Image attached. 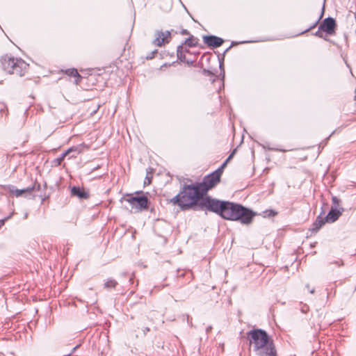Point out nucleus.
Here are the masks:
<instances>
[{"instance_id":"obj_1","label":"nucleus","mask_w":356,"mask_h":356,"mask_svg":"<svg viewBox=\"0 0 356 356\" xmlns=\"http://www.w3.org/2000/svg\"><path fill=\"white\" fill-rule=\"evenodd\" d=\"M200 204L206 207L207 211L215 213L225 220L238 221L241 224H250L256 216L255 212L242 204L220 200L210 196H206Z\"/></svg>"},{"instance_id":"obj_2","label":"nucleus","mask_w":356,"mask_h":356,"mask_svg":"<svg viewBox=\"0 0 356 356\" xmlns=\"http://www.w3.org/2000/svg\"><path fill=\"white\" fill-rule=\"evenodd\" d=\"M202 191L197 183L192 184H184L179 193L170 201L175 205H178L181 209H188L197 207L200 210H207L201 206V202L204 200Z\"/></svg>"},{"instance_id":"obj_3","label":"nucleus","mask_w":356,"mask_h":356,"mask_svg":"<svg viewBox=\"0 0 356 356\" xmlns=\"http://www.w3.org/2000/svg\"><path fill=\"white\" fill-rule=\"evenodd\" d=\"M247 335L257 356H277L273 340L264 330L253 329Z\"/></svg>"},{"instance_id":"obj_4","label":"nucleus","mask_w":356,"mask_h":356,"mask_svg":"<svg viewBox=\"0 0 356 356\" xmlns=\"http://www.w3.org/2000/svg\"><path fill=\"white\" fill-rule=\"evenodd\" d=\"M1 63L4 71L19 76H24L29 67V64L22 58L10 57L8 55L1 57Z\"/></svg>"},{"instance_id":"obj_5","label":"nucleus","mask_w":356,"mask_h":356,"mask_svg":"<svg viewBox=\"0 0 356 356\" xmlns=\"http://www.w3.org/2000/svg\"><path fill=\"white\" fill-rule=\"evenodd\" d=\"M142 191L136 193V195L129 194L125 201L129 203L132 209H136L138 211H143L148 209L149 199L145 195H138L142 193Z\"/></svg>"},{"instance_id":"obj_6","label":"nucleus","mask_w":356,"mask_h":356,"mask_svg":"<svg viewBox=\"0 0 356 356\" xmlns=\"http://www.w3.org/2000/svg\"><path fill=\"white\" fill-rule=\"evenodd\" d=\"M220 179L212 172L205 176L202 182H197L204 195H207L208 191L215 187Z\"/></svg>"},{"instance_id":"obj_7","label":"nucleus","mask_w":356,"mask_h":356,"mask_svg":"<svg viewBox=\"0 0 356 356\" xmlns=\"http://www.w3.org/2000/svg\"><path fill=\"white\" fill-rule=\"evenodd\" d=\"M170 31H156L155 33V39L153 40L152 43L155 46L161 47L165 44H168L170 42L172 38V32Z\"/></svg>"},{"instance_id":"obj_8","label":"nucleus","mask_w":356,"mask_h":356,"mask_svg":"<svg viewBox=\"0 0 356 356\" xmlns=\"http://www.w3.org/2000/svg\"><path fill=\"white\" fill-rule=\"evenodd\" d=\"M336 26L337 24L335 19L328 17L323 19L319 26V29L325 32L327 35H332L335 33Z\"/></svg>"},{"instance_id":"obj_9","label":"nucleus","mask_w":356,"mask_h":356,"mask_svg":"<svg viewBox=\"0 0 356 356\" xmlns=\"http://www.w3.org/2000/svg\"><path fill=\"white\" fill-rule=\"evenodd\" d=\"M203 40L204 42L207 44L209 47L213 48L219 47L224 42L223 39L216 35H204Z\"/></svg>"},{"instance_id":"obj_10","label":"nucleus","mask_w":356,"mask_h":356,"mask_svg":"<svg viewBox=\"0 0 356 356\" xmlns=\"http://www.w3.org/2000/svg\"><path fill=\"white\" fill-rule=\"evenodd\" d=\"M344 209L343 207L336 208L334 207H331V209L325 216V220L327 222H334L339 219L343 212Z\"/></svg>"},{"instance_id":"obj_11","label":"nucleus","mask_w":356,"mask_h":356,"mask_svg":"<svg viewBox=\"0 0 356 356\" xmlns=\"http://www.w3.org/2000/svg\"><path fill=\"white\" fill-rule=\"evenodd\" d=\"M85 147L84 144H81L77 146L70 147L67 151L63 153L60 156L54 160L53 163L55 165H59L64 160L65 157L71 152H76L78 154L82 152L83 147Z\"/></svg>"},{"instance_id":"obj_12","label":"nucleus","mask_w":356,"mask_h":356,"mask_svg":"<svg viewBox=\"0 0 356 356\" xmlns=\"http://www.w3.org/2000/svg\"><path fill=\"white\" fill-rule=\"evenodd\" d=\"M71 195L77 197L80 200H86L89 197V194L83 188L79 186H73L71 188Z\"/></svg>"},{"instance_id":"obj_13","label":"nucleus","mask_w":356,"mask_h":356,"mask_svg":"<svg viewBox=\"0 0 356 356\" xmlns=\"http://www.w3.org/2000/svg\"><path fill=\"white\" fill-rule=\"evenodd\" d=\"M34 186L31 187H27L24 189H17L14 186L8 185L7 186V188L9 190V191L12 193H14L16 197H19L23 194L30 193L31 191L34 190Z\"/></svg>"},{"instance_id":"obj_14","label":"nucleus","mask_w":356,"mask_h":356,"mask_svg":"<svg viewBox=\"0 0 356 356\" xmlns=\"http://www.w3.org/2000/svg\"><path fill=\"white\" fill-rule=\"evenodd\" d=\"M325 222H327V220H325V217L323 218L321 217V215H320L316 218V220L312 224L310 230L313 232H317Z\"/></svg>"},{"instance_id":"obj_15","label":"nucleus","mask_w":356,"mask_h":356,"mask_svg":"<svg viewBox=\"0 0 356 356\" xmlns=\"http://www.w3.org/2000/svg\"><path fill=\"white\" fill-rule=\"evenodd\" d=\"M65 73L69 76H73L75 78L74 83L78 85L82 79L81 76L75 68L67 69L65 71Z\"/></svg>"},{"instance_id":"obj_16","label":"nucleus","mask_w":356,"mask_h":356,"mask_svg":"<svg viewBox=\"0 0 356 356\" xmlns=\"http://www.w3.org/2000/svg\"><path fill=\"white\" fill-rule=\"evenodd\" d=\"M199 39L197 38L194 37L193 35H190V36L186 38L181 44L186 45L188 47H197L198 44Z\"/></svg>"},{"instance_id":"obj_17","label":"nucleus","mask_w":356,"mask_h":356,"mask_svg":"<svg viewBox=\"0 0 356 356\" xmlns=\"http://www.w3.org/2000/svg\"><path fill=\"white\" fill-rule=\"evenodd\" d=\"M185 52H189V51L186 49H184V46L180 44L177 48V58L181 61L184 62L186 60V56Z\"/></svg>"},{"instance_id":"obj_18","label":"nucleus","mask_w":356,"mask_h":356,"mask_svg":"<svg viewBox=\"0 0 356 356\" xmlns=\"http://www.w3.org/2000/svg\"><path fill=\"white\" fill-rule=\"evenodd\" d=\"M118 285V282L113 279H108L107 281L104 283V286L105 289H114Z\"/></svg>"},{"instance_id":"obj_19","label":"nucleus","mask_w":356,"mask_h":356,"mask_svg":"<svg viewBox=\"0 0 356 356\" xmlns=\"http://www.w3.org/2000/svg\"><path fill=\"white\" fill-rule=\"evenodd\" d=\"M323 10H324V9L323 8L321 15H320L318 19L313 24H312L308 29H307L305 31H302L300 34H303V33H307V32L309 31L310 30L314 29L318 25V24L319 23L321 19L323 17Z\"/></svg>"},{"instance_id":"obj_20","label":"nucleus","mask_w":356,"mask_h":356,"mask_svg":"<svg viewBox=\"0 0 356 356\" xmlns=\"http://www.w3.org/2000/svg\"><path fill=\"white\" fill-rule=\"evenodd\" d=\"M300 311L303 314H307L308 312L309 307L307 304H303V303L300 302Z\"/></svg>"},{"instance_id":"obj_21","label":"nucleus","mask_w":356,"mask_h":356,"mask_svg":"<svg viewBox=\"0 0 356 356\" xmlns=\"http://www.w3.org/2000/svg\"><path fill=\"white\" fill-rule=\"evenodd\" d=\"M223 170L224 169L221 168V167H219L217 170L213 171L212 173L220 179L221 175L223 172Z\"/></svg>"},{"instance_id":"obj_22","label":"nucleus","mask_w":356,"mask_h":356,"mask_svg":"<svg viewBox=\"0 0 356 356\" xmlns=\"http://www.w3.org/2000/svg\"><path fill=\"white\" fill-rule=\"evenodd\" d=\"M323 31L322 30H320L318 29L317 31H316L315 33H313V35L316 36V37H318V38H323L324 40H327V38L324 37V35L323 34Z\"/></svg>"},{"instance_id":"obj_23","label":"nucleus","mask_w":356,"mask_h":356,"mask_svg":"<svg viewBox=\"0 0 356 356\" xmlns=\"http://www.w3.org/2000/svg\"><path fill=\"white\" fill-rule=\"evenodd\" d=\"M332 203L334 205V207L337 208V205L340 203L341 200L336 196H333L332 198Z\"/></svg>"},{"instance_id":"obj_24","label":"nucleus","mask_w":356,"mask_h":356,"mask_svg":"<svg viewBox=\"0 0 356 356\" xmlns=\"http://www.w3.org/2000/svg\"><path fill=\"white\" fill-rule=\"evenodd\" d=\"M265 213L268 216H275L277 214V211H275L274 210H266L265 211Z\"/></svg>"},{"instance_id":"obj_25","label":"nucleus","mask_w":356,"mask_h":356,"mask_svg":"<svg viewBox=\"0 0 356 356\" xmlns=\"http://www.w3.org/2000/svg\"><path fill=\"white\" fill-rule=\"evenodd\" d=\"M157 53H158V50L155 49V50L152 51L149 55H147L146 56V58L148 59V60L149 59H152V58H153L154 57V55L156 54H157Z\"/></svg>"},{"instance_id":"obj_26","label":"nucleus","mask_w":356,"mask_h":356,"mask_svg":"<svg viewBox=\"0 0 356 356\" xmlns=\"http://www.w3.org/2000/svg\"><path fill=\"white\" fill-rule=\"evenodd\" d=\"M330 264H335L337 266H341L343 265V261L341 259L336 260L332 262H330Z\"/></svg>"},{"instance_id":"obj_27","label":"nucleus","mask_w":356,"mask_h":356,"mask_svg":"<svg viewBox=\"0 0 356 356\" xmlns=\"http://www.w3.org/2000/svg\"><path fill=\"white\" fill-rule=\"evenodd\" d=\"M202 73L206 76L213 75V73L211 71L205 69L203 70Z\"/></svg>"},{"instance_id":"obj_28","label":"nucleus","mask_w":356,"mask_h":356,"mask_svg":"<svg viewBox=\"0 0 356 356\" xmlns=\"http://www.w3.org/2000/svg\"><path fill=\"white\" fill-rule=\"evenodd\" d=\"M180 33L181 35H189L190 36V32L187 30V29H181V31H180Z\"/></svg>"},{"instance_id":"obj_29","label":"nucleus","mask_w":356,"mask_h":356,"mask_svg":"<svg viewBox=\"0 0 356 356\" xmlns=\"http://www.w3.org/2000/svg\"><path fill=\"white\" fill-rule=\"evenodd\" d=\"M247 42H249V41H242V42H232L230 47H232L235 46V45H236L238 44H243V43H247Z\"/></svg>"},{"instance_id":"obj_30","label":"nucleus","mask_w":356,"mask_h":356,"mask_svg":"<svg viewBox=\"0 0 356 356\" xmlns=\"http://www.w3.org/2000/svg\"><path fill=\"white\" fill-rule=\"evenodd\" d=\"M305 287L309 290L310 293H312V294L314 293L315 289L314 288L310 289L309 284H306Z\"/></svg>"},{"instance_id":"obj_31","label":"nucleus","mask_w":356,"mask_h":356,"mask_svg":"<svg viewBox=\"0 0 356 356\" xmlns=\"http://www.w3.org/2000/svg\"><path fill=\"white\" fill-rule=\"evenodd\" d=\"M80 345H76V346H74L72 349V350L71 351V353H70L68 355H65V356H69L71 354H72L73 353L75 352V350L79 347Z\"/></svg>"},{"instance_id":"obj_32","label":"nucleus","mask_w":356,"mask_h":356,"mask_svg":"<svg viewBox=\"0 0 356 356\" xmlns=\"http://www.w3.org/2000/svg\"><path fill=\"white\" fill-rule=\"evenodd\" d=\"M6 222V219H5V218H3V219H1L0 220V227L1 226H3L5 224Z\"/></svg>"},{"instance_id":"obj_33","label":"nucleus","mask_w":356,"mask_h":356,"mask_svg":"<svg viewBox=\"0 0 356 356\" xmlns=\"http://www.w3.org/2000/svg\"><path fill=\"white\" fill-rule=\"evenodd\" d=\"M150 182H151L150 179L148 177H146L145 180L144 181V184H149Z\"/></svg>"},{"instance_id":"obj_34","label":"nucleus","mask_w":356,"mask_h":356,"mask_svg":"<svg viewBox=\"0 0 356 356\" xmlns=\"http://www.w3.org/2000/svg\"><path fill=\"white\" fill-rule=\"evenodd\" d=\"M269 149L280 151V152H285V150H284V149H275V148H269Z\"/></svg>"},{"instance_id":"obj_35","label":"nucleus","mask_w":356,"mask_h":356,"mask_svg":"<svg viewBox=\"0 0 356 356\" xmlns=\"http://www.w3.org/2000/svg\"><path fill=\"white\" fill-rule=\"evenodd\" d=\"M149 327H145V328L144 329V330H143V332H144V334H145L147 332H149Z\"/></svg>"},{"instance_id":"obj_36","label":"nucleus","mask_w":356,"mask_h":356,"mask_svg":"<svg viewBox=\"0 0 356 356\" xmlns=\"http://www.w3.org/2000/svg\"><path fill=\"white\" fill-rule=\"evenodd\" d=\"M235 150L232 152V153L228 156L229 159H231L233 157V155L234 154Z\"/></svg>"},{"instance_id":"obj_37","label":"nucleus","mask_w":356,"mask_h":356,"mask_svg":"<svg viewBox=\"0 0 356 356\" xmlns=\"http://www.w3.org/2000/svg\"><path fill=\"white\" fill-rule=\"evenodd\" d=\"M226 165H227L226 162H223V163L221 165L220 167H221V168L224 169Z\"/></svg>"},{"instance_id":"obj_38","label":"nucleus","mask_w":356,"mask_h":356,"mask_svg":"<svg viewBox=\"0 0 356 356\" xmlns=\"http://www.w3.org/2000/svg\"><path fill=\"white\" fill-rule=\"evenodd\" d=\"M186 317H187V321H188V323H191L190 322V321L191 320V318H190V316H189L188 315H186Z\"/></svg>"},{"instance_id":"obj_39","label":"nucleus","mask_w":356,"mask_h":356,"mask_svg":"<svg viewBox=\"0 0 356 356\" xmlns=\"http://www.w3.org/2000/svg\"><path fill=\"white\" fill-rule=\"evenodd\" d=\"M11 218H12V216L11 215H8L7 217L5 218V219H6V221H7L9 219H10Z\"/></svg>"},{"instance_id":"obj_40","label":"nucleus","mask_w":356,"mask_h":356,"mask_svg":"<svg viewBox=\"0 0 356 356\" xmlns=\"http://www.w3.org/2000/svg\"><path fill=\"white\" fill-rule=\"evenodd\" d=\"M211 326H209V327H207V332H208L209 331H210V330H211Z\"/></svg>"},{"instance_id":"obj_41","label":"nucleus","mask_w":356,"mask_h":356,"mask_svg":"<svg viewBox=\"0 0 356 356\" xmlns=\"http://www.w3.org/2000/svg\"><path fill=\"white\" fill-rule=\"evenodd\" d=\"M231 47L229 46L225 51L224 53H226L227 52L229 49H230Z\"/></svg>"},{"instance_id":"obj_42","label":"nucleus","mask_w":356,"mask_h":356,"mask_svg":"<svg viewBox=\"0 0 356 356\" xmlns=\"http://www.w3.org/2000/svg\"><path fill=\"white\" fill-rule=\"evenodd\" d=\"M231 47L229 46L225 51L224 53H226L227 52L229 49H230Z\"/></svg>"},{"instance_id":"obj_43","label":"nucleus","mask_w":356,"mask_h":356,"mask_svg":"<svg viewBox=\"0 0 356 356\" xmlns=\"http://www.w3.org/2000/svg\"><path fill=\"white\" fill-rule=\"evenodd\" d=\"M229 160L230 159L229 158H227L224 162H226V163L227 164V163L229 161Z\"/></svg>"},{"instance_id":"obj_44","label":"nucleus","mask_w":356,"mask_h":356,"mask_svg":"<svg viewBox=\"0 0 356 356\" xmlns=\"http://www.w3.org/2000/svg\"><path fill=\"white\" fill-rule=\"evenodd\" d=\"M229 160L230 159L229 158H227L224 162H226V163L227 164V163L229 161Z\"/></svg>"},{"instance_id":"obj_45","label":"nucleus","mask_w":356,"mask_h":356,"mask_svg":"<svg viewBox=\"0 0 356 356\" xmlns=\"http://www.w3.org/2000/svg\"><path fill=\"white\" fill-rule=\"evenodd\" d=\"M28 217V213H26L25 215H24V218H27Z\"/></svg>"},{"instance_id":"obj_46","label":"nucleus","mask_w":356,"mask_h":356,"mask_svg":"<svg viewBox=\"0 0 356 356\" xmlns=\"http://www.w3.org/2000/svg\"><path fill=\"white\" fill-rule=\"evenodd\" d=\"M14 213H15V212H14V211H13V212H11V213H10V215H11V216H13L14 215Z\"/></svg>"}]
</instances>
